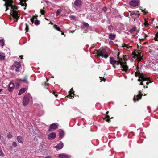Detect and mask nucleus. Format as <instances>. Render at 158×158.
<instances>
[{
    "label": "nucleus",
    "mask_w": 158,
    "mask_h": 158,
    "mask_svg": "<svg viewBox=\"0 0 158 158\" xmlns=\"http://www.w3.org/2000/svg\"><path fill=\"white\" fill-rule=\"evenodd\" d=\"M94 54H95V56L97 57L101 56L102 58L106 59L108 57L106 50L105 49L100 48L98 50H95L93 53Z\"/></svg>",
    "instance_id": "f257e3e1"
},
{
    "label": "nucleus",
    "mask_w": 158,
    "mask_h": 158,
    "mask_svg": "<svg viewBox=\"0 0 158 158\" xmlns=\"http://www.w3.org/2000/svg\"><path fill=\"white\" fill-rule=\"evenodd\" d=\"M11 8V11L10 13V15L14 18L15 19V21H17L18 19L19 18V16H18V12L15 11L14 10H16L18 9V7L12 5L11 6H10Z\"/></svg>",
    "instance_id": "f03ea898"
},
{
    "label": "nucleus",
    "mask_w": 158,
    "mask_h": 158,
    "mask_svg": "<svg viewBox=\"0 0 158 158\" xmlns=\"http://www.w3.org/2000/svg\"><path fill=\"white\" fill-rule=\"evenodd\" d=\"M21 64L20 62H15L11 66V68L14 70L16 72H19L20 71V68L21 67Z\"/></svg>",
    "instance_id": "7ed1b4c3"
},
{
    "label": "nucleus",
    "mask_w": 158,
    "mask_h": 158,
    "mask_svg": "<svg viewBox=\"0 0 158 158\" xmlns=\"http://www.w3.org/2000/svg\"><path fill=\"white\" fill-rule=\"evenodd\" d=\"M145 75L143 73H142L141 75L139 77V79L138 81L139 82L141 81H146L149 80V78L150 77H145Z\"/></svg>",
    "instance_id": "20e7f679"
},
{
    "label": "nucleus",
    "mask_w": 158,
    "mask_h": 158,
    "mask_svg": "<svg viewBox=\"0 0 158 158\" xmlns=\"http://www.w3.org/2000/svg\"><path fill=\"white\" fill-rule=\"evenodd\" d=\"M29 96L27 95H25L23 98V104L24 106L27 105L29 103Z\"/></svg>",
    "instance_id": "39448f33"
},
{
    "label": "nucleus",
    "mask_w": 158,
    "mask_h": 158,
    "mask_svg": "<svg viewBox=\"0 0 158 158\" xmlns=\"http://www.w3.org/2000/svg\"><path fill=\"white\" fill-rule=\"evenodd\" d=\"M143 94L141 93V91H139V94L137 95H134L133 98V101L136 102V101H138L141 99L142 98V96Z\"/></svg>",
    "instance_id": "423d86ee"
},
{
    "label": "nucleus",
    "mask_w": 158,
    "mask_h": 158,
    "mask_svg": "<svg viewBox=\"0 0 158 158\" xmlns=\"http://www.w3.org/2000/svg\"><path fill=\"white\" fill-rule=\"evenodd\" d=\"M82 5V2L81 0H76L74 3V5L78 7H81Z\"/></svg>",
    "instance_id": "0eeeda50"
},
{
    "label": "nucleus",
    "mask_w": 158,
    "mask_h": 158,
    "mask_svg": "<svg viewBox=\"0 0 158 158\" xmlns=\"http://www.w3.org/2000/svg\"><path fill=\"white\" fill-rule=\"evenodd\" d=\"M110 62L114 68H116V61L113 57H110Z\"/></svg>",
    "instance_id": "6e6552de"
},
{
    "label": "nucleus",
    "mask_w": 158,
    "mask_h": 158,
    "mask_svg": "<svg viewBox=\"0 0 158 158\" xmlns=\"http://www.w3.org/2000/svg\"><path fill=\"white\" fill-rule=\"evenodd\" d=\"M126 64V62H123V63L122 66H121V68H123V69H122V70L123 71L126 72L128 70V66Z\"/></svg>",
    "instance_id": "1a4fd4ad"
},
{
    "label": "nucleus",
    "mask_w": 158,
    "mask_h": 158,
    "mask_svg": "<svg viewBox=\"0 0 158 158\" xmlns=\"http://www.w3.org/2000/svg\"><path fill=\"white\" fill-rule=\"evenodd\" d=\"M130 4L133 6H136L138 4V2L136 0H132L130 2Z\"/></svg>",
    "instance_id": "9d476101"
},
{
    "label": "nucleus",
    "mask_w": 158,
    "mask_h": 158,
    "mask_svg": "<svg viewBox=\"0 0 158 158\" xmlns=\"http://www.w3.org/2000/svg\"><path fill=\"white\" fill-rule=\"evenodd\" d=\"M14 88V84L12 82H10L8 87V91L10 92H12Z\"/></svg>",
    "instance_id": "9b49d317"
},
{
    "label": "nucleus",
    "mask_w": 158,
    "mask_h": 158,
    "mask_svg": "<svg viewBox=\"0 0 158 158\" xmlns=\"http://www.w3.org/2000/svg\"><path fill=\"white\" fill-rule=\"evenodd\" d=\"M69 94L68 95L66 96V97H69V98H72V97L74 98V95H75L74 94V92L72 89H72L71 90V91L69 92Z\"/></svg>",
    "instance_id": "f8f14e48"
},
{
    "label": "nucleus",
    "mask_w": 158,
    "mask_h": 158,
    "mask_svg": "<svg viewBox=\"0 0 158 158\" xmlns=\"http://www.w3.org/2000/svg\"><path fill=\"white\" fill-rule=\"evenodd\" d=\"M27 76L25 75L24 76V78L22 79H19V81L20 82H23L26 84H28V82L27 81Z\"/></svg>",
    "instance_id": "ddd939ff"
},
{
    "label": "nucleus",
    "mask_w": 158,
    "mask_h": 158,
    "mask_svg": "<svg viewBox=\"0 0 158 158\" xmlns=\"http://www.w3.org/2000/svg\"><path fill=\"white\" fill-rule=\"evenodd\" d=\"M63 146L64 145L63 143L61 141H60V143H59L55 147V148L56 150H58L62 149L63 148Z\"/></svg>",
    "instance_id": "4468645a"
},
{
    "label": "nucleus",
    "mask_w": 158,
    "mask_h": 158,
    "mask_svg": "<svg viewBox=\"0 0 158 158\" xmlns=\"http://www.w3.org/2000/svg\"><path fill=\"white\" fill-rule=\"evenodd\" d=\"M59 158H70L71 156L66 154H61L58 156Z\"/></svg>",
    "instance_id": "2eb2a0df"
},
{
    "label": "nucleus",
    "mask_w": 158,
    "mask_h": 158,
    "mask_svg": "<svg viewBox=\"0 0 158 158\" xmlns=\"http://www.w3.org/2000/svg\"><path fill=\"white\" fill-rule=\"evenodd\" d=\"M48 139H53L56 137V134L54 132H52L48 135Z\"/></svg>",
    "instance_id": "dca6fc26"
},
{
    "label": "nucleus",
    "mask_w": 158,
    "mask_h": 158,
    "mask_svg": "<svg viewBox=\"0 0 158 158\" xmlns=\"http://www.w3.org/2000/svg\"><path fill=\"white\" fill-rule=\"evenodd\" d=\"M5 57V54L2 52H0V61L4 60Z\"/></svg>",
    "instance_id": "f3484780"
},
{
    "label": "nucleus",
    "mask_w": 158,
    "mask_h": 158,
    "mask_svg": "<svg viewBox=\"0 0 158 158\" xmlns=\"http://www.w3.org/2000/svg\"><path fill=\"white\" fill-rule=\"evenodd\" d=\"M137 56L136 58L139 61H141L143 60V56H141V52H139L138 54H137Z\"/></svg>",
    "instance_id": "a211bd4d"
},
{
    "label": "nucleus",
    "mask_w": 158,
    "mask_h": 158,
    "mask_svg": "<svg viewBox=\"0 0 158 158\" xmlns=\"http://www.w3.org/2000/svg\"><path fill=\"white\" fill-rule=\"evenodd\" d=\"M26 89L25 88H21L19 91L18 93V95H20L25 92Z\"/></svg>",
    "instance_id": "6ab92c4d"
},
{
    "label": "nucleus",
    "mask_w": 158,
    "mask_h": 158,
    "mask_svg": "<svg viewBox=\"0 0 158 158\" xmlns=\"http://www.w3.org/2000/svg\"><path fill=\"white\" fill-rule=\"evenodd\" d=\"M116 37V35L113 33H110L109 36V38L112 40H114Z\"/></svg>",
    "instance_id": "aec40b11"
},
{
    "label": "nucleus",
    "mask_w": 158,
    "mask_h": 158,
    "mask_svg": "<svg viewBox=\"0 0 158 158\" xmlns=\"http://www.w3.org/2000/svg\"><path fill=\"white\" fill-rule=\"evenodd\" d=\"M5 2H6V3L5 4H7L8 6L9 7L11 6V5L13 3V0H7Z\"/></svg>",
    "instance_id": "412c9836"
},
{
    "label": "nucleus",
    "mask_w": 158,
    "mask_h": 158,
    "mask_svg": "<svg viewBox=\"0 0 158 158\" xmlns=\"http://www.w3.org/2000/svg\"><path fill=\"white\" fill-rule=\"evenodd\" d=\"M48 85L49 84L45 81L42 84L43 88L45 89H48Z\"/></svg>",
    "instance_id": "4be33fe9"
},
{
    "label": "nucleus",
    "mask_w": 158,
    "mask_h": 158,
    "mask_svg": "<svg viewBox=\"0 0 158 158\" xmlns=\"http://www.w3.org/2000/svg\"><path fill=\"white\" fill-rule=\"evenodd\" d=\"M64 132L63 131V130H61L59 132V137L61 139L64 137Z\"/></svg>",
    "instance_id": "5701e85b"
},
{
    "label": "nucleus",
    "mask_w": 158,
    "mask_h": 158,
    "mask_svg": "<svg viewBox=\"0 0 158 158\" xmlns=\"http://www.w3.org/2000/svg\"><path fill=\"white\" fill-rule=\"evenodd\" d=\"M20 4L23 7L25 6L26 7L27 6V4L25 2V1H23V0L20 1Z\"/></svg>",
    "instance_id": "b1692460"
},
{
    "label": "nucleus",
    "mask_w": 158,
    "mask_h": 158,
    "mask_svg": "<svg viewBox=\"0 0 158 158\" xmlns=\"http://www.w3.org/2000/svg\"><path fill=\"white\" fill-rule=\"evenodd\" d=\"M17 139L18 142L20 143H23V141L22 137L20 136H18L17 137Z\"/></svg>",
    "instance_id": "393cba45"
},
{
    "label": "nucleus",
    "mask_w": 158,
    "mask_h": 158,
    "mask_svg": "<svg viewBox=\"0 0 158 158\" xmlns=\"http://www.w3.org/2000/svg\"><path fill=\"white\" fill-rule=\"evenodd\" d=\"M119 55L120 53L118 52V54L117 55V60H119L121 62H124L123 61V58L122 59V58H120L119 57Z\"/></svg>",
    "instance_id": "a878e982"
},
{
    "label": "nucleus",
    "mask_w": 158,
    "mask_h": 158,
    "mask_svg": "<svg viewBox=\"0 0 158 158\" xmlns=\"http://www.w3.org/2000/svg\"><path fill=\"white\" fill-rule=\"evenodd\" d=\"M57 127V124L56 123H54L51 124L49 128H56Z\"/></svg>",
    "instance_id": "bb28decb"
},
{
    "label": "nucleus",
    "mask_w": 158,
    "mask_h": 158,
    "mask_svg": "<svg viewBox=\"0 0 158 158\" xmlns=\"http://www.w3.org/2000/svg\"><path fill=\"white\" fill-rule=\"evenodd\" d=\"M111 118L108 114H107L104 119L107 122H109L110 121Z\"/></svg>",
    "instance_id": "cd10ccee"
},
{
    "label": "nucleus",
    "mask_w": 158,
    "mask_h": 158,
    "mask_svg": "<svg viewBox=\"0 0 158 158\" xmlns=\"http://www.w3.org/2000/svg\"><path fill=\"white\" fill-rule=\"evenodd\" d=\"M136 29V28L135 27H133L132 29L130 30L129 32L131 33H133L135 31Z\"/></svg>",
    "instance_id": "c85d7f7f"
},
{
    "label": "nucleus",
    "mask_w": 158,
    "mask_h": 158,
    "mask_svg": "<svg viewBox=\"0 0 158 158\" xmlns=\"http://www.w3.org/2000/svg\"><path fill=\"white\" fill-rule=\"evenodd\" d=\"M141 74L142 73H140L139 71H136L135 72V75L136 77H137L138 76L139 77L141 75Z\"/></svg>",
    "instance_id": "c756f323"
},
{
    "label": "nucleus",
    "mask_w": 158,
    "mask_h": 158,
    "mask_svg": "<svg viewBox=\"0 0 158 158\" xmlns=\"http://www.w3.org/2000/svg\"><path fill=\"white\" fill-rule=\"evenodd\" d=\"M53 27L55 29H56L58 31H60V32L61 31L60 30V27H58L57 25H56V24H55L53 26Z\"/></svg>",
    "instance_id": "7c9ffc66"
},
{
    "label": "nucleus",
    "mask_w": 158,
    "mask_h": 158,
    "mask_svg": "<svg viewBox=\"0 0 158 158\" xmlns=\"http://www.w3.org/2000/svg\"><path fill=\"white\" fill-rule=\"evenodd\" d=\"M123 62H121L119 60L116 61V65H120L121 66H122L123 64Z\"/></svg>",
    "instance_id": "2f4dec72"
},
{
    "label": "nucleus",
    "mask_w": 158,
    "mask_h": 158,
    "mask_svg": "<svg viewBox=\"0 0 158 158\" xmlns=\"http://www.w3.org/2000/svg\"><path fill=\"white\" fill-rule=\"evenodd\" d=\"M4 45V42L3 39L0 40V46H3Z\"/></svg>",
    "instance_id": "473e14b6"
},
{
    "label": "nucleus",
    "mask_w": 158,
    "mask_h": 158,
    "mask_svg": "<svg viewBox=\"0 0 158 158\" xmlns=\"http://www.w3.org/2000/svg\"><path fill=\"white\" fill-rule=\"evenodd\" d=\"M26 27L25 29V30H26V32H28L29 31V26L27 24V23H25Z\"/></svg>",
    "instance_id": "72a5a7b5"
},
{
    "label": "nucleus",
    "mask_w": 158,
    "mask_h": 158,
    "mask_svg": "<svg viewBox=\"0 0 158 158\" xmlns=\"http://www.w3.org/2000/svg\"><path fill=\"white\" fill-rule=\"evenodd\" d=\"M61 11L62 10L61 9H58L56 12V16H57L58 15H59L61 13Z\"/></svg>",
    "instance_id": "f704fd0d"
},
{
    "label": "nucleus",
    "mask_w": 158,
    "mask_h": 158,
    "mask_svg": "<svg viewBox=\"0 0 158 158\" xmlns=\"http://www.w3.org/2000/svg\"><path fill=\"white\" fill-rule=\"evenodd\" d=\"M0 139L2 143H3L4 144L6 142L4 138L2 136L0 137Z\"/></svg>",
    "instance_id": "c9c22d12"
},
{
    "label": "nucleus",
    "mask_w": 158,
    "mask_h": 158,
    "mask_svg": "<svg viewBox=\"0 0 158 158\" xmlns=\"http://www.w3.org/2000/svg\"><path fill=\"white\" fill-rule=\"evenodd\" d=\"M0 156H2V157H4L5 156L4 154L3 153L2 150L1 149V148L0 147Z\"/></svg>",
    "instance_id": "e433bc0d"
},
{
    "label": "nucleus",
    "mask_w": 158,
    "mask_h": 158,
    "mask_svg": "<svg viewBox=\"0 0 158 158\" xmlns=\"http://www.w3.org/2000/svg\"><path fill=\"white\" fill-rule=\"evenodd\" d=\"M132 55H133L134 56L133 57V58H136V57L137 56V54H136V53L135 52H133L132 53Z\"/></svg>",
    "instance_id": "4c0bfd02"
},
{
    "label": "nucleus",
    "mask_w": 158,
    "mask_h": 158,
    "mask_svg": "<svg viewBox=\"0 0 158 158\" xmlns=\"http://www.w3.org/2000/svg\"><path fill=\"white\" fill-rule=\"evenodd\" d=\"M69 18L71 20H74L76 18V17L73 15H71L69 16Z\"/></svg>",
    "instance_id": "58836bf2"
},
{
    "label": "nucleus",
    "mask_w": 158,
    "mask_h": 158,
    "mask_svg": "<svg viewBox=\"0 0 158 158\" xmlns=\"http://www.w3.org/2000/svg\"><path fill=\"white\" fill-rule=\"evenodd\" d=\"M34 23L35 25H38L40 24V21L38 20H36L35 21Z\"/></svg>",
    "instance_id": "ea45409f"
},
{
    "label": "nucleus",
    "mask_w": 158,
    "mask_h": 158,
    "mask_svg": "<svg viewBox=\"0 0 158 158\" xmlns=\"http://www.w3.org/2000/svg\"><path fill=\"white\" fill-rule=\"evenodd\" d=\"M127 56L126 55H123V60L125 62L126 61H127L128 60L127 58H126Z\"/></svg>",
    "instance_id": "a19ab883"
},
{
    "label": "nucleus",
    "mask_w": 158,
    "mask_h": 158,
    "mask_svg": "<svg viewBox=\"0 0 158 158\" xmlns=\"http://www.w3.org/2000/svg\"><path fill=\"white\" fill-rule=\"evenodd\" d=\"M40 13L41 14V15H44L45 13V11L44 10H43L42 9H41L40 10Z\"/></svg>",
    "instance_id": "79ce46f5"
},
{
    "label": "nucleus",
    "mask_w": 158,
    "mask_h": 158,
    "mask_svg": "<svg viewBox=\"0 0 158 158\" xmlns=\"http://www.w3.org/2000/svg\"><path fill=\"white\" fill-rule=\"evenodd\" d=\"M57 92H55V91H53V94L56 97H57L58 96V95L57 94Z\"/></svg>",
    "instance_id": "37998d69"
},
{
    "label": "nucleus",
    "mask_w": 158,
    "mask_h": 158,
    "mask_svg": "<svg viewBox=\"0 0 158 158\" xmlns=\"http://www.w3.org/2000/svg\"><path fill=\"white\" fill-rule=\"evenodd\" d=\"M100 78L101 80V81H104L105 82V81L106 79L104 78V77H100Z\"/></svg>",
    "instance_id": "c03bdc74"
},
{
    "label": "nucleus",
    "mask_w": 158,
    "mask_h": 158,
    "mask_svg": "<svg viewBox=\"0 0 158 158\" xmlns=\"http://www.w3.org/2000/svg\"><path fill=\"white\" fill-rule=\"evenodd\" d=\"M144 81H141L140 82V84H139V85H143V87L144 88H145L146 87V88H148V86H146V87H145V86L144 85V84H143V82Z\"/></svg>",
    "instance_id": "a18cd8bd"
},
{
    "label": "nucleus",
    "mask_w": 158,
    "mask_h": 158,
    "mask_svg": "<svg viewBox=\"0 0 158 158\" xmlns=\"http://www.w3.org/2000/svg\"><path fill=\"white\" fill-rule=\"evenodd\" d=\"M12 145L15 147L17 146V143L15 142H13L12 143Z\"/></svg>",
    "instance_id": "49530a36"
},
{
    "label": "nucleus",
    "mask_w": 158,
    "mask_h": 158,
    "mask_svg": "<svg viewBox=\"0 0 158 158\" xmlns=\"http://www.w3.org/2000/svg\"><path fill=\"white\" fill-rule=\"evenodd\" d=\"M83 26L85 27H88L89 26V24L86 23H84L83 24Z\"/></svg>",
    "instance_id": "de8ad7c7"
},
{
    "label": "nucleus",
    "mask_w": 158,
    "mask_h": 158,
    "mask_svg": "<svg viewBox=\"0 0 158 158\" xmlns=\"http://www.w3.org/2000/svg\"><path fill=\"white\" fill-rule=\"evenodd\" d=\"M108 29L110 30H111L113 29V27L111 25L108 26Z\"/></svg>",
    "instance_id": "09e8293b"
},
{
    "label": "nucleus",
    "mask_w": 158,
    "mask_h": 158,
    "mask_svg": "<svg viewBox=\"0 0 158 158\" xmlns=\"http://www.w3.org/2000/svg\"><path fill=\"white\" fill-rule=\"evenodd\" d=\"M12 135L10 133L8 134L7 137L8 138H10L12 137Z\"/></svg>",
    "instance_id": "8fccbe9b"
},
{
    "label": "nucleus",
    "mask_w": 158,
    "mask_h": 158,
    "mask_svg": "<svg viewBox=\"0 0 158 158\" xmlns=\"http://www.w3.org/2000/svg\"><path fill=\"white\" fill-rule=\"evenodd\" d=\"M4 6L6 7V11L7 10H8L9 8H8V7L9 6H8V5H7V4H5Z\"/></svg>",
    "instance_id": "3c124183"
},
{
    "label": "nucleus",
    "mask_w": 158,
    "mask_h": 158,
    "mask_svg": "<svg viewBox=\"0 0 158 158\" xmlns=\"http://www.w3.org/2000/svg\"><path fill=\"white\" fill-rule=\"evenodd\" d=\"M37 17H38L37 15L36 14L35 15L33 16L32 18H33L34 19H37Z\"/></svg>",
    "instance_id": "603ef678"
},
{
    "label": "nucleus",
    "mask_w": 158,
    "mask_h": 158,
    "mask_svg": "<svg viewBox=\"0 0 158 158\" xmlns=\"http://www.w3.org/2000/svg\"><path fill=\"white\" fill-rule=\"evenodd\" d=\"M127 44L125 43H124L123 44V45L122 46V47L123 48L125 47H127Z\"/></svg>",
    "instance_id": "864d4df0"
},
{
    "label": "nucleus",
    "mask_w": 158,
    "mask_h": 158,
    "mask_svg": "<svg viewBox=\"0 0 158 158\" xmlns=\"http://www.w3.org/2000/svg\"><path fill=\"white\" fill-rule=\"evenodd\" d=\"M103 10L106 13L107 10V8L106 7H104L103 8Z\"/></svg>",
    "instance_id": "5fc2aeb1"
},
{
    "label": "nucleus",
    "mask_w": 158,
    "mask_h": 158,
    "mask_svg": "<svg viewBox=\"0 0 158 158\" xmlns=\"http://www.w3.org/2000/svg\"><path fill=\"white\" fill-rule=\"evenodd\" d=\"M148 81H148V82L147 81L146 82V84L147 85H148L149 83L152 82L150 80H148Z\"/></svg>",
    "instance_id": "6e6d98bb"
},
{
    "label": "nucleus",
    "mask_w": 158,
    "mask_h": 158,
    "mask_svg": "<svg viewBox=\"0 0 158 158\" xmlns=\"http://www.w3.org/2000/svg\"><path fill=\"white\" fill-rule=\"evenodd\" d=\"M144 25L145 27H147L149 25V24L147 23H144Z\"/></svg>",
    "instance_id": "4d7b16f0"
},
{
    "label": "nucleus",
    "mask_w": 158,
    "mask_h": 158,
    "mask_svg": "<svg viewBox=\"0 0 158 158\" xmlns=\"http://www.w3.org/2000/svg\"><path fill=\"white\" fill-rule=\"evenodd\" d=\"M30 20L32 22V23H33L34 21V19L33 18H31L30 19Z\"/></svg>",
    "instance_id": "13d9d810"
},
{
    "label": "nucleus",
    "mask_w": 158,
    "mask_h": 158,
    "mask_svg": "<svg viewBox=\"0 0 158 158\" xmlns=\"http://www.w3.org/2000/svg\"><path fill=\"white\" fill-rule=\"evenodd\" d=\"M147 37H148V35H146V34H145V36H144V38H142V39H141V40H144V39L145 38H146Z\"/></svg>",
    "instance_id": "bf43d9fd"
},
{
    "label": "nucleus",
    "mask_w": 158,
    "mask_h": 158,
    "mask_svg": "<svg viewBox=\"0 0 158 158\" xmlns=\"http://www.w3.org/2000/svg\"><path fill=\"white\" fill-rule=\"evenodd\" d=\"M132 47V46H129L128 45H127V46L126 47V48H127V49H129L130 48H131Z\"/></svg>",
    "instance_id": "052dcab7"
},
{
    "label": "nucleus",
    "mask_w": 158,
    "mask_h": 158,
    "mask_svg": "<svg viewBox=\"0 0 158 158\" xmlns=\"http://www.w3.org/2000/svg\"><path fill=\"white\" fill-rule=\"evenodd\" d=\"M145 9H144V10H142V11L143 12H144L145 13V14H146V13H148V12H146V11H145Z\"/></svg>",
    "instance_id": "680f3d73"
},
{
    "label": "nucleus",
    "mask_w": 158,
    "mask_h": 158,
    "mask_svg": "<svg viewBox=\"0 0 158 158\" xmlns=\"http://www.w3.org/2000/svg\"><path fill=\"white\" fill-rule=\"evenodd\" d=\"M43 158H51V157L50 156H46Z\"/></svg>",
    "instance_id": "e2e57ef3"
},
{
    "label": "nucleus",
    "mask_w": 158,
    "mask_h": 158,
    "mask_svg": "<svg viewBox=\"0 0 158 158\" xmlns=\"http://www.w3.org/2000/svg\"><path fill=\"white\" fill-rule=\"evenodd\" d=\"M46 2L47 4H48L51 3V2H50L49 1H47Z\"/></svg>",
    "instance_id": "0e129e2a"
},
{
    "label": "nucleus",
    "mask_w": 158,
    "mask_h": 158,
    "mask_svg": "<svg viewBox=\"0 0 158 158\" xmlns=\"http://www.w3.org/2000/svg\"><path fill=\"white\" fill-rule=\"evenodd\" d=\"M139 69V67H138V66L136 67V70H137V71H139V70H138Z\"/></svg>",
    "instance_id": "69168bd1"
},
{
    "label": "nucleus",
    "mask_w": 158,
    "mask_h": 158,
    "mask_svg": "<svg viewBox=\"0 0 158 158\" xmlns=\"http://www.w3.org/2000/svg\"><path fill=\"white\" fill-rule=\"evenodd\" d=\"M19 83H17L16 85V87L17 88H18L19 87Z\"/></svg>",
    "instance_id": "338daca9"
},
{
    "label": "nucleus",
    "mask_w": 158,
    "mask_h": 158,
    "mask_svg": "<svg viewBox=\"0 0 158 158\" xmlns=\"http://www.w3.org/2000/svg\"><path fill=\"white\" fill-rule=\"evenodd\" d=\"M140 50H137V53H138V54L139 53V52H140Z\"/></svg>",
    "instance_id": "774afa93"
}]
</instances>
